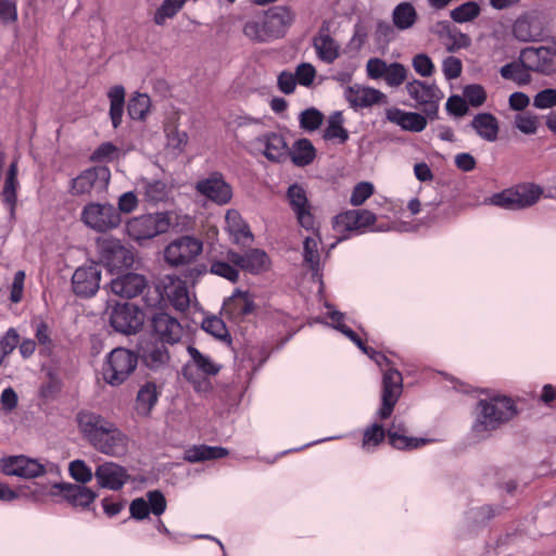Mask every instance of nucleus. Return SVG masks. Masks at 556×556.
<instances>
[{
  "label": "nucleus",
  "mask_w": 556,
  "mask_h": 556,
  "mask_svg": "<svg viewBox=\"0 0 556 556\" xmlns=\"http://www.w3.org/2000/svg\"><path fill=\"white\" fill-rule=\"evenodd\" d=\"M77 422L84 438L98 452L111 457H121L127 453L128 438L112 421L91 412L77 415Z\"/></svg>",
  "instance_id": "nucleus-1"
},
{
  "label": "nucleus",
  "mask_w": 556,
  "mask_h": 556,
  "mask_svg": "<svg viewBox=\"0 0 556 556\" xmlns=\"http://www.w3.org/2000/svg\"><path fill=\"white\" fill-rule=\"evenodd\" d=\"M516 413L514 402L506 396L480 400L471 431L477 439H484L501 425L510 420Z\"/></svg>",
  "instance_id": "nucleus-2"
},
{
  "label": "nucleus",
  "mask_w": 556,
  "mask_h": 556,
  "mask_svg": "<svg viewBox=\"0 0 556 556\" xmlns=\"http://www.w3.org/2000/svg\"><path fill=\"white\" fill-rule=\"evenodd\" d=\"M294 14L286 7L269 9L260 20H253L245 24L244 34L252 40L269 41L285 35L291 26Z\"/></svg>",
  "instance_id": "nucleus-3"
},
{
  "label": "nucleus",
  "mask_w": 556,
  "mask_h": 556,
  "mask_svg": "<svg viewBox=\"0 0 556 556\" xmlns=\"http://www.w3.org/2000/svg\"><path fill=\"white\" fill-rule=\"evenodd\" d=\"M137 365L138 356L136 353L125 348H116L105 356L101 375L108 384L118 387L128 380Z\"/></svg>",
  "instance_id": "nucleus-4"
},
{
  "label": "nucleus",
  "mask_w": 556,
  "mask_h": 556,
  "mask_svg": "<svg viewBox=\"0 0 556 556\" xmlns=\"http://www.w3.org/2000/svg\"><path fill=\"white\" fill-rule=\"evenodd\" d=\"M191 359L182 369L184 377L193 384L195 391L206 392L211 389L208 378L218 374L220 366L193 346H188Z\"/></svg>",
  "instance_id": "nucleus-5"
},
{
  "label": "nucleus",
  "mask_w": 556,
  "mask_h": 556,
  "mask_svg": "<svg viewBox=\"0 0 556 556\" xmlns=\"http://www.w3.org/2000/svg\"><path fill=\"white\" fill-rule=\"evenodd\" d=\"M80 222L87 228L104 233L117 228L122 223V217L111 203L89 202L81 208Z\"/></svg>",
  "instance_id": "nucleus-6"
},
{
  "label": "nucleus",
  "mask_w": 556,
  "mask_h": 556,
  "mask_svg": "<svg viewBox=\"0 0 556 556\" xmlns=\"http://www.w3.org/2000/svg\"><path fill=\"white\" fill-rule=\"evenodd\" d=\"M543 190L533 184H522L493 194L489 202L505 210L517 211L534 205Z\"/></svg>",
  "instance_id": "nucleus-7"
},
{
  "label": "nucleus",
  "mask_w": 556,
  "mask_h": 556,
  "mask_svg": "<svg viewBox=\"0 0 556 556\" xmlns=\"http://www.w3.org/2000/svg\"><path fill=\"white\" fill-rule=\"evenodd\" d=\"M173 225V213L160 212L131 218L127 225V233L136 241L152 239L166 232Z\"/></svg>",
  "instance_id": "nucleus-8"
},
{
  "label": "nucleus",
  "mask_w": 556,
  "mask_h": 556,
  "mask_svg": "<svg viewBox=\"0 0 556 556\" xmlns=\"http://www.w3.org/2000/svg\"><path fill=\"white\" fill-rule=\"evenodd\" d=\"M201 240L182 236L173 240L164 250V258L172 267L186 266L193 262L202 252Z\"/></svg>",
  "instance_id": "nucleus-9"
},
{
  "label": "nucleus",
  "mask_w": 556,
  "mask_h": 556,
  "mask_svg": "<svg viewBox=\"0 0 556 556\" xmlns=\"http://www.w3.org/2000/svg\"><path fill=\"white\" fill-rule=\"evenodd\" d=\"M111 172L106 166H94L84 170L71 180V192L74 195L100 194L109 186Z\"/></svg>",
  "instance_id": "nucleus-10"
},
{
  "label": "nucleus",
  "mask_w": 556,
  "mask_h": 556,
  "mask_svg": "<svg viewBox=\"0 0 556 556\" xmlns=\"http://www.w3.org/2000/svg\"><path fill=\"white\" fill-rule=\"evenodd\" d=\"M405 89L427 116L430 118L437 116L439 102L443 94L435 84L413 79L406 84Z\"/></svg>",
  "instance_id": "nucleus-11"
},
{
  "label": "nucleus",
  "mask_w": 556,
  "mask_h": 556,
  "mask_svg": "<svg viewBox=\"0 0 556 556\" xmlns=\"http://www.w3.org/2000/svg\"><path fill=\"white\" fill-rule=\"evenodd\" d=\"M366 73L370 79H383L390 88H397L403 85L408 75V70L402 63H387L379 58H371L366 63Z\"/></svg>",
  "instance_id": "nucleus-12"
},
{
  "label": "nucleus",
  "mask_w": 556,
  "mask_h": 556,
  "mask_svg": "<svg viewBox=\"0 0 556 556\" xmlns=\"http://www.w3.org/2000/svg\"><path fill=\"white\" fill-rule=\"evenodd\" d=\"M144 323V313L130 303L117 304L110 314V324L118 332L134 334Z\"/></svg>",
  "instance_id": "nucleus-13"
},
{
  "label": "nucleus",
  "mask_w": 556,
  "mask_h": 556,
  "mask_svg": "<svg viewBox=\"0 0 556 556\" xmlns=\"http://www.w3.org/2000/svg\"><path fill=\"white\" fill-rule=\"evenodd\" d=\"M101 261L111 269L130 267L134 263L132 252L118 239L103 238L98 241Z\"/></svg>",
  "instance_id": "nucleus-14"
},
{
  "label": "nucleus",
  "mask_w": 556,
  "mask_h": 556,
  "mask_svg": "<svg viewBox=\"0 0 556 556\" xmlns=\"http://www.w3.org/2000/svg\"><path fill=\"white\" fill-rule=\"evenodd\" d=\"M520 62L531 72L551 75L556 73V51L549 47H528L520 52Z\"/></svg>",
  "instance_id": "nucleus-15"
},
{
  "label": "nucleus",
  "mask_w": 556,
  "mask_h": 556,
  "mask_svg": "<svg viewBox=\"0 0 556 556\" xmlns=\"http://www.w3.org/2000/svg\"><path fill=\"white\" fill-rule=\"evenodd\" d=\"M0 471L7 476L33 479L42 476L46 472V466L38 459L15 455L0 458Z\"/></svg>",
  "instance_id": "nucleus-16"
},
{
  "label": "nucleus",
  "mask_w": 556,
  "mask_h": 556,
  "mask_svg": "<svg viewBox=\"0 0 556 556\" xmlns=\"http://www.w3.org/2000/svg\"><path fill=\"white\" fill-rule=\"evenodd\" d=\"M402 375L399 370L390 368L386 370L382 378L381 407L377 415L380 419L389 418L402 394Z\"/></svg>",
  "instance_id": "nucleus-17"
},
{
  "label": "nucleus",
  "mask_w": 556,
  "mask_h": 556,
  "mask_svg": "<svg viewBox=\"0 0 556 556\" xmlns=\"http://www.w3.org/2000/svg\"><path fill=\"white\" fill-rule=\"evenodd\" d=\"M197 191L218 205H225L232 198V189L220 173H213L208 177L199 180Z\"/></svg>",
  "instance_id": "nucleus-18"
},
{
  "label": "nucleus",
  "mask_w": 556,
  "mask_h": 556,
  "mask_svg": "<svg viewBox=\"0 0 556 556\" xmlns=\"http://www.w3.org/2000/svg\"><path fill=\"white\" fill-rule=\"evenodd\" d=\"M101 269L97 264L78 267L72 276V287L76 295L90 298L100 287Z\"/></svg>",
  "instance_id": "nucleus-19"
},
{
  "label": "nucleus",
  "mask_w": 556,
  "mask_h": 556,
  "mask_svg": "<svg viewBox=\"0 0 556 556\" xmlns=\"http://www.w3.org/2000/svg\"><path fill=\"white\" fill-rule=\"evenodd\" d=\"M167 507L164 494L159 490L149 491L146 497H137L129 505L130 517L136 520H143L150 513L154 516H161Z\"/></svg>",
  "instance_id": "nucleus-20"
},
{
  "label": "nucleus",
  "mask_w": 556,
  "mask_h": 556,
  "mask_svg": "<svg viewBox=\"0 0 556 556\" xmlns=\"http://www.w3.org/2000/svg\"><path fill=\"white\" fill-rule=\"evenodd\" d=\"M287 197L300 226L306 230L315 231L316 219L312 213V205L305 190L299 185H292L288 189Z\"/></svg>",
  "instance_id": "nucleus-21"
},
{
  "label": "nucleus",
  "mask_w": 556,
  "mask_h": 556,
  "mask_svg": "<svg viewBox=\"0 0 556 556\" xmlns=\"http://www.w3.org/2000/svg\"><path fill=\"white\" fill-rule=\"evenodd\" d=\"M344 98L354 110L370 108L375 104H384L388 102V97L380 90L354 84L344 89Z\"/></svg>",
  "instance_id": "nucleus-22"
},
{
  "label": "nucleus",
  "mask_w": 556,
  "mask_h": 556,
  "mask_svg": "<svg viewBox=\"0 0 556 556\" xmlns=\"http://www.w3.org/2000/svg\"><path fill=\"white\" fill-rule=\"evenodd\" d=\"M94 477L102 489L119 491L129 481L127 469L116 463L105 462L96 468Z\"/></svg>",
  "instance_id": "nucleus-23"
},
{
  "label": "nucleus",
  "mask_w": 556,
  "mask_h": 556,
  "mask_svg": "<svg viewBox=\"0 0 556 556\" xmlns=\"http://www.w3.org/2000/svg\"><path fill=\"white\" fill-rule=\"evenodd\" d=\"M229 260L240 269L251 274L265 271L270 265L267 254L260 249H252L244 254L229 250Z\"/></svg>",
  "instance_id": "nucleus-24"
},
{
  "label": "nucleus",
  "mask_w": 556,
  "mask_h": 556,
  "mask_svg": "<svg viewBox=\"0 0 556 556\" xmlns=\"http://www.w3.org/2000/svg\"><path fill=\"white\" fill-rule=\"evenodd\" d=\"M148 282L144 276L135 273H128L113 279L110 283V290L121 298L131 299L143 292Z\"/></svg>",
  "instance_id": "nucleus-25"
},
{
  "label": "nucleus",
  "mask_w": 556,
  "mask_h": 556,
  "mask_svg": "<svg viewBox=\"0 0 556 556\" xmlns=\"http://www.w3.org/2000/svg\"><path fill=\"white\" fill-rule=\"evenodd\" d=\"M164 295L176 311L185 312L190 306V293L184 280L174 276L164 279Z\"/></svg>",
  "instance_id": "nucleus-26"
},
{
  "label": "nucleus",
  "mask_w": 556,
  "mask_h": 556,
  "mask_svg": "<svg viewBox=\"0 0 556 556\" xmlns=\"http://www.w3.org/2000/svg\"><path fill=\"white\" fill-rule=\"evenodd\" d=\"M152 327L154 333L165 343H176L182 336L181 325L167 313H156L152 318Z\"/></svg>",
  "instance_id": "nucleus-27"
},
{
  "label": "nucleus",
  "mask_w": 556,
  "mask_h": 556,
  "mask_svg": "<svg viewBox=\"0 0 556 556\" xmlns=\"http://www.w3.org/2000/svg\"><path fill=\"white\" fill-rule=\"evenodd\" d=\"M376 215L368 210H350L334 217L333 225L338 230H359L376 222Z\"/></svg>",
  "instance_id": "nucleus-28"
},
{
  "label": "nucleus",
  "mask_w": 556,
  "mask_h": 556,
  "mask_svg": "<svg viewBox=\"0 0 556 556\" xmlns=\"http://www.w3.org/2000/svg\"><path fill=\"white\" fill-rule=\"evenodd\" d=\"M317 56L325 63H333L340 55V45L330 36L329 25L324 23L313 39Z\"/></svg>",
  "instance_id": "nucleus-29"
},
{
  "label": "nucleus",
  "mask_w": 556,
  "mask_h": 556,
  "mask_svg": "<svg viewBox=\"0 0 556 556\" xmlns=\"http://www.w3.org/2000/svg\"><path fill=\"white\" fill-rule=\"evenodd\" d=\"M63 497L73 506L87 508L97 498V493L91 489L74 483H56L53 485Z\"/></svg>",
  "instance_id": "nucleus-30"
},
{
  "label": "nucleus",
  "mask_w": 556,
  "mask_h": 556,
  "mask_svg": "<svg viewBox=\"0 0 556 556\" xmlns=\"http://www.w3.org/2000/svg\"><path fill=\"white\" fill-rule=\"evenodd\" d=\"M254 311V301L249 292L236 290L229 296L223 306L224 314L233 319L240 320L243 316L251 314Z\"/></svg>",
  "instance_id": "nucleus-31"
},
{
  "label": "nucleus",
  "mask_w": 556,
  "mask_h": 556,
  "mask_svg": "<svg viewBox=\"0 0 556 556\" xmlns=\"http://www.w3.org/2000/svg\"><path fill=\"white\" fill-rule=\"evenodd\" d=\"M514 37L521 42L540 41L543 35L539 20L530 14L519 16L513 25Z\"/></svg>",
  "instance_id": "nucleus-32"
},
{
  "label": "nucleus",
  "mask_w": 556,
  "mask_h": 556,
  "mask_svg": "<svg viewBox=\"0 0 556 556\" xmlns=\"http://www.w3.org/2000/svg\"><path fill=\"white\" fill-rule=\"evenodd\" d=\"M387 118L402 129L412 132H420L427 126V119L424 115L416 112H405L400 109H390L387 111Z\"/></svg>",
  "instance_id": "nucleus-33"
},
{
  "label": "nucleus",
  "mask_w": 556,
  "mask_h": 556,
  "mask_svg": "<svg viewBox=\"0 0 556 556\" xmlns=\"http://www.w3.org/2000/svg\"><path fill=\"white\" fill-rule=\"evenodd\" d=\"M438 26L441 28L440 36L444 38V45L448 52H455L471 46L470 37L456 27H451L446 22L439 23Z\"/></svg>",
  "instance_id": "nucleus-34"
},
{
  "label": "nucleus",
  "mask_w": 556,
  "mask_h": 556,
  "mask_svg": "<svg viewBox=\"0 0 556 556\" xmlns=\"http://www.w3.org/2000/svg\"><path fill=\"white\" fill-rule=\"evenodd\" d=\"M472 128L477 134L489 142H494L498 136V121L490 113L477 114L471 121Z\"/></svg>",
  "instance_id": "nucleus-35"
},
{
  "label": "nucleus",
  "mask_w": 556,
  "mask_h": 556,
  "mask_svg": "<svg viewBox=\"0 0 556 556\" xmlns=\"http://www.w3.org/2000/svg\"><path fill=\"white\" fill-rule=\"evenodd\" d=\"M160 391L152 381L142 384L137 393L136 410L139 415L147 416L157 402Z\"/></svg>",
  "instance_id": "nucleus-36"
},
{
  "label": "nucleus",
  "mask_w": 556,
  "mask_h": 556,
  "mask_svg": "<svg viewBox=\"0 0 556 556\" xmlns=\"http://www.w3.org/2000/svg\"><path fill=\"white\" fill-rule=\"evenodd\" d=\"M313 232L312 236H307L303 242V258L304 263L314 271L318 273L320 265V255H319V244L321 243V239L318 233V226L316 225V229L311 230Z\"/></svg>",
  "instance_id": "nucleus-37"
},
{
  "label": "nucleus",
  "mask_w": 556,
  "mask_h": 556,
  "mask_svg": "<svg viewBox=\"0 0 556 556\" xmlns=\"http://www.w3.org/2000/svg\"><path fill=\"white\" fill-rule=\"evenodd\" d=\"M228 232L232 236L236 243L245 239H251L252 233L248 224L242 219L240 213L236 210H228L225 216Z\"/></svg>",
  "instance_id": "nucleus-38"
},
{
  "label": "nucleus",
  "mask_w": 556,
  "mask_h": 556,
  "mask_svg": "<svg viewBox=\"0 0 556 556\" xmlns=\"http://www.w3.org/2000/svg\"><path fill=\"white\" fill-rule=\"evenodd\" d=\"M239 267L233 265L229 260V250L222 253L219 258H212L210 273L220 276L231 282H237L239 279Z\"/></svg>",
  "instance_id": "nucleus-39"
},
{
  "label": "nucleus",
  "mask_w": 556,
  "mask_h": 556,
  "mask_svg": "<svg viewBox=\"0 0 556 556\" xmlns=\"http://www.w3.org/2000/svg\"><path fill=\"white\" fill-rule=\"evenodd\" d=\"M261 143L264 144V155L275 162L281 161L287 154V144L282 138V136L278 134H268L263 138L258 139Z\"/></svg>",
  "instance_id": "nucleus-40"
},
{
  "label": "nucleus",
  "mask_w": 556,
  "mask_h": 556,
  "mask_svg": "<svg viewBox=\"0 0 556 556\" xmlns=\"http://www.w3.org/2000/svg\"><path fill=\"white\" fill-rule=\"evenodd\" d=\"M17 163L14 161L9 166L1 193L3 201L10 206L11 212L14 211L17 200L16 192L20 186L17 180Z\"/></svg>",
  "instance_id": "nucleus-41"
},
{
  "label": "nucleus",
  "mask_w": 556,
  "mask_h": 556,
  "mask_svg": "<svg viewBox=\"0 0 556 556\" xmlns=\"http://www.w3.org/2000/svg\"><path fill=\"white\" fill-rule=\"evenodd\" d=\"M227 454L228 451L224 447L201 445L187 450L185 453V459L189 463H199L208 459L222 458Z\"/></svg>",
  "instance_id": "nucleus-42"
},
{
  "label": "nucleus",
  "mask_w": 556,
  "mask_h": 556,
  "mask_svg": "<svg viewBox=\"0 0 556 556\" xmlns=\"http://www.w3.org/2000/svg\"><path fill=\"white\" fill-rule=\"evenodd\" d=\"M108 97L110 99V117L114 128H117L122 123L125 103V89L117 85L109 90Z\"/></svg>",
  "instance_id": "nucleus-43"
},
{
  "label": "nucleus",
  "mask_w": 556,
  "mask_h": 556,
  "mask_svg": "<svg viewBox=\"0 0 556 556\" xmlns=\"http://www.w3.org/2000/svg\"><path fill=\"white\" fill-rule=\"evenodd\" d=\"M142 193L144 199L152 203H159L167 200L170 188L162 180H142Z\"/></svg>",
  "instance_id": "nucleus-44"
},
{
  "label": "nucleus",
  "mask_w": 556,
  "mask_h": 556,
  "mask_svg": "<svg viewBox=\"0 0 556 556\" xmlns=\"http://www.w3.org/2000/svg\"><path fill=\"white\" fill-rule=\"evenodd\" d=\"M392 20L399 29H408L416 23L417 13L412 3L402 2L394 8Z\"/></svg>",
  "instance_id": "nucleus-45"
},
{
  "label": "nucleus",
  "mask_w": 556,
  "mask_h": 556,
  "mask_svg": "<svg viewBox=\"0 0 556 556\" xmlns=\"http://www.w3.org/2000/svg\"><path fill=\"white\" fill-rule=\"evenodd\" d=\"M530 70L520 62H511L501 67L500 73L504 79L515 81L519 86L528 85L531 83Z\"/></svg>",
  "instance_id": "nucleus-46"
},
{
  "label": "nucleus",
  "mask_w": 556,
  "mask_h": 556,
  "mask_svg": "<svg viewBox=\"0 0 556 556\" xmlns=\"http://www.w3.org/2000/svg\"><path fill=\"white\" fill-rule=\"evenodd\" d=\"M344 117L342 112L336 111L328 117V125L325 129V139H337L340 143H344L349 139V132L343 127Z\"/></svg>",
  "instance_id": "nucleus-47"
},
{
  "label": "nucleus",
  "mask_w": 556,
  "mask_h": 556,
  "mask_svg": "<svg viewBox=\"0 0 556 556\" xmlns=\"http://www.w3.org/2000/svg\"><path fill=\"white\" fill-rule=\"evenodd\" d=\"M481 13L480 5L475 1H467L450 11L452 21L458 24L475 21Z\"/></svg>",
  "instance_id": "nucleus-48"
},
{
  "label": "nucleus",
  "mask_w": 556,
  "mask_h": 556,
  "mask_svg": "<svg viewBox=\"0 0 556 556\" xmlns=\"http://www.w3.org/2000/svg\"><path fill=\"white\" fill-rule=\"evenodd\" d=\"M315 157V148L308 139L298 140L292 149L291 159L298 166L309 164Z\"/></svg>",
  "instance_id": "nucleus-49"
},
{
  "label": "nucleus",
  "mask_w": 556,
  "mask_h": 556,
  "mask_svg": "<svg viewBox=\"0 0 556 556\" xmlns=\"http://www.w3.org/2000/svg\"><path fill=\"white\" fill-rule=\"evenodd\" d=\"M186 0H163L162 4L154 13L153 21L162 26L167 20L173 18L182 9Z\"/></svg>",
  "instance_id": "nucleus-50"
},
{
  "label": "nucleus",
  "mask_w": 556,
  "mask_h": 556,
  "mask_svg": "<svg viewBox=\"0 0 556 556\" xmlns=\"http://www.w3.org/2000/svg\"><path fill=\"white\" fill-rule=\"evenodd\" d=\"M142 357L144 364L153 370L161 369L169 361L168 352L164 346H153L144 352Z\"/></svg>",
  "instance_id": "nucleus-51"
},
{
  "label": "nucleus",
  "mask_w": 556,
  "mask_h": 556,
  "mask_svg": "<svg viewBox=\"0 0 556 556\" xmlns=\"http://www.w3.org/2000/svg\"><path fill=\"white\" fill-rule=\"evenodd\" d=\"M165 134L168 147L177 151H182L188 143V135L186 131L179 130L175 121H169L165 125Z\"/></svg>",
  "instance_id": "nucleus-52"
},
{
  "label": "nucleus",
  "mask_w": 556,
  "mask_h": 556,
  "mask_svg": "<svg viewBox=\"0 0 556 556\" xmlns=\"http://www.w3.org/2000/svg\"><path fill=\"white\" fill-rule=\"evenodd\" d=\"M388 439H389L390 444L393 447L399 448V450L418 448L428 442L427 439L413 438V437H408L406 433H397V432L389 433Z\"/></svg>",
  "instance_id": "nucleus-53"
},
{
  "label": "nucleus",
  "mask_w": 556,
  "mask_h": 556,
  "mask_svg": "<svg viewBox=\"0 0 556 556\" xmlns=\"http://www.w3.org/2000/svg\"><path fill=\"white\" fill-rule=\"evenodd\" d=\"M384 437L383 427L379 424H372L364 431L362 447L370 452L384 440Z\"/></svg>",
  "instance_id": "nucleus-54"
},
{
  "label": "nucleus",
  "mask_w": 556,
  "mask_h": 556,
  "mask_svg": "<svg viewBox=\"0 0 556 556\" xmlns=\"http://www.w3.org/2000/svg\"><path fill=\"white\" fill-rule=\"evenodd\" d=\"M150 108V98L144 93H137L128 103V114L132 119H142Z\"/></svg>",
  "instance_id": "nucleus-55"
},
{
  "label": "nucleus",
  "mask_w": 556,
  "mask_h": 556,
  "mask_svg": "<svg viewBox=\"0 0 556 556\" xmlns=\"http://www.w3.org/2000/svg\"><path fill=\"white\" fill-rule=\"evenodd\" d=\"M68 471L71 477L80 484H86L92 480L91 468L81 459H75L70 463Z\"/></svg>",
  "instance_id": "nucleus-56"
},
{
  "label": "nucleus",
  "mask_w": 556,
  "mask_h": 556,
  "mask_svg": "<svg viewBox=\"0 0 556 556\" xmlns=\"http://www.w3.org/2000/svg\"><path fill=\"white\" fill-rule=\"evenodd\" d=\"M324 115L314 108L306 109L300 114V125L307 131H314L321 125Z\"/></svg>",
  "instance_id": "nucleus-57"
},
{
  "label": "nucleus",
  "mask_w": 556,
  "mask_h": 556,
  "mask_svg": "<svg viewBox=\"0 0 556 556\" xmlns=\"http://www.w3.org/2000/svg\"><path fill=\"white\" fill-rule=\"evenodd\" d=\"M412 66L421 77H430L435 71V66L426 53H418L412 60Z\"/></svg>",
  "instance_id": "nucleus-58"
},
{
  "label": "nucleus",
  "mask_w": 556,
  "mask_h": 556,
  "mask_svg": "<svg viewBox=\"0 0 556 556\" xmlns=\"http://www.w3.org/2000/svg\"><path fill=\"white\" fill-rule=\"evenodd\" d=\"M20 336L14 328H10L0 340V364L11 354L18 344Z\"/></svg>",
  "instance_id": "nucleus-59"
},
{
  "label": "nucleus",
  "mask_w": 556,
  "mask_h": 556,
  "mask_svg": "<svg viewBox=\"0 0 556 556\" xmlns=\"http://www.w3.org/2000/svg\"><path fill=\"white\" fill-rule=\"evenodd\" d=\"M465 100L472 106H480L485 102L486 92L481 85H468L464 89Z\"/></svg>",
  "instance_id": "nucleus-60"
},
{
  "label": "nucleus",
  "mask_w": 556,
  "mask_h": 556,
  "mask_svg": "<svg viewBox=\"0 0 556 556\" xmlns=\"http://www.w3.org/2000/svg\"><path fill=\"white\" fill-rule=\"evenodd\" d=\"M533 105L539 110L556 106V89L547 88L538 92L533 98Z\"/></svg>",
  "instance_id": "nucleus-61"
},
{
  "label": "nucleus",
  "mask_w": 556,
  "mask_h": 556,
  "mask_svg": "<svg viewBox=\"0 0 556 556\" xmlns=\"http://www.w3.org/2000/svg\"><path fill=\"white\" fill-rule=\"evenodd\" d=\"M296 81L304 87H309L316 77V70L311 63H301L295 68Z\"/></svg>",
  "instance_id": "nucleus-62"
},
{
  "label": "nucleus",
  "mask_w": 556,
  "mask_h": 556,
  "mask_svg": "<svg viewBox=\"0 0 556 556\" xmlns=\"http://www.w3.org/2000/svg\"><path fill=\"white\" fill-rule=\"evenodd\" d=\"M372 192L374 186L370 182H359L354 187L350 202L354 206L362 205Z\"/></svg>",
  "instance_id": "nucleus-63"
},
{
  "label": "nucleus",
  "mask_w": 556,
  "mask_h": 556,
  "mask_svg": "<svg viewBox=\"0 0 556 556\" xmlns=\"http://www.w3.org/2000/svg\"><path fill=\"white\" fill-rule=\"evenodd\" d=\"M463 70L462 61L455 56H447L442 62V71L447 80L456 79Z\"/></svg>",
  "instance_id": "nucleus-64"
}]
</instances>
